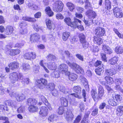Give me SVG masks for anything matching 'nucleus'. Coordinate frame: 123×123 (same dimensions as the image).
Segmentation results:
<instances>
[{
  "label": "nucleus",
  "instance_id": "nucleus-1",
  "mask_svg": "<svg viewBox=\"0 0 123 123\" xmlns=\"http://www.w3.org/2000/svg\"><path fill=\"white\" fill-rule=\"evenodd\" d=\"M9 78L10 79L11 82L14 83L16 81H18V80H21V82L24 84H28L29 82V79L27 78L23 79L22 75L20 73L18 74L16 72H13L11 73L10 74Z\"/></svg>",
  "mask_w": 123,
  "mask_h": 123
},
{
  "label": "nucleus",
  "instance_id": "nucleus-44",
  "mask_svg": "<svg viewBox=\"0 0 123 123\" xmlns=\"http://www.w3.org/2000/svg\"><path fill=\"white\" fill-rule=\"evenodd\" d=\"M105 31H95V34L97 36L101 37L104 36Z\"/></svg>",
  "mask_w": 123,
  "mask_h": 123
},
{
  "label": "nucleus",
  "instance_id": "nucleus-21",
  "mask_svg": "<svg viewBox=\"0 0 123 123\" xmlns=\"http://www.w3.org/2000/svg\"><path fill=\"white\" fill-rule=\"evenodd\" d=\"M66 5L70 11H73L75 8L74 5L71 2H68L67 3Z\"/></svg>",
  "mask_w": 123,
  "mask_h": 123
},
{
  "label": "nucleus",
  "instance_id": "nucleus-62",
  "mask_svg": "<svg viewBox=\"0 0 123 123\" xmlns=\"http://www.w3.org/2000/svg\"><path fill=\"white\" fill-rule=\"evenodd\" d=\"M9 95L11 97H15L16 98V97H17L18 94H16V92H11L9 93Z\"/></svg>",
  "mask_w": 123,
  "mask_h": 123
},
{
  "label": "nucleus",
  "instance_id": "nucleus-29",
  "mask_svg": "<svg viewBox=\"0 0 123 123\" xmlns=\"http://www.w3.org/2000/svg\"><path fill=\"white\" fill-rule=\"evenodd\" d=\"M8 104L9 105L11 106L12 108L15 109L17 107L16 103L14 101L9 100L8 101Z\"/></svg>",
  "mask_w": 123,
  "mask_h": 123
},
{
  "label": "nucleus",
  "instance_id": "nucleus-6",
  "mask_svg": "<svg viewBox=\"0 0 123 123\" xmlns=\"http://www.w3.org/2000/svg\"><path fill=\"white\" fill-rule=\"evenodd\" d=\"M73 91L77 93V94L75 93L71 94L70 95H72L74 97L77 98H81V96L78 94H80L81 92V88L79 86H74L73 88Z\"/></svg>",
  "mask_w": 123,
  "mask_h": 123
},
{
  "label": "nucleus",
  "instance_id": "nucleus-36",
  "mask_svg": "<svg viewBox=\"0 0 123 123\" xmlns=\"http://www.w3.org/2000/svg\"><path fill=\"white\" fill-rule=\"evenodd\" d=\"M16 98L18 101H20L24 99L25 97L24 94H21L19 95L18 94Z\"/></svg>",
  "mask_w": 123,
  "mask_h": 123
},
{
  "label": "nucleus",
  "instance_id": "nucleus-4",
  "mask_svg": "<svg viewBox=\"0 0 123 123\" xmlns=\"http://www.w3.org/2000/svg\"><path fill=\"white\" fill-rule=\"evenodd\" d=\"M74 21L72 22H71V20L69 18H66L64 20L68 25L73 27H75L78 24V22L80 24L81 23V21L76 18H74Z\"/></svg>",
  "mask_w": 123,
  "mask_h": 123
},
{
  "label": "nucleus",
  "instance_id": "nucleus-25",
  "mask_svg": "<svg viewBox=\"0 0 123 123\" xmlns=\"http://www.w3.org/2000/svg\"><path fill=\"white\" fill-rule=\"evenodd\" d=\"M40 65L43 67V69L47 73H49V71L46 68V66H47V63L44 62V61L43 60H41L39 62Z\"/></svg>",
  "mask_w": 123,
  "mask_h": 123
},
{
  "label": "nucleus",
  "instance_id": "nucleus-40",
  "mask_svg": "<svg viewBox=\"0 0 123 123\" xmlns=\"http://www.w3.org/2000/svg\"><path fill=\"white\" fill-rule=\"evenodd\" d=\"M115 50L116 53L117 54H121L123 53V48L120 47H116Z\"/></svg>",
  "mask_w": 123,
  "mask_h": 123
},
{
  "label": "nucleus",
  "instance_id": "nucleus-37",
  "mask_svg": "<svg viewBox=\"0 0 123 123\" xmlns=\"http://www.w3.org/2000/svg\"><path fill=\"white\" fill-rule=\"evenodd\" d=\"M46 23L47 28L50 30L52 28V24L51 20L49 19H47L46 20Z\"/></svg>",
  "mask_w": 123,
  "mask_h": 123
},
{
  "label": "nucleus",
  "instance_id": "nucleus-42",
  "mask_svg": "<svg viewBox=\"0 0 123 123\" xmlns=\"http://www.w3.org/2000/svg\"><path fill=\"white\" fill-rule=\"evenodd\" d=\"M56 116L55 115L53 114L49 117L48 119L50 122L56 120Z\"/></svg>",
  "mask_w": 123,
  "mask_h": 123
},
{
  "label": "nucleus",
  "instance_id": "nucleus-47",
  "mask_svg": "<svg viewBox=\"0 0 123 123\" xmlns=\"http://www.w3.org/2000/svg\"><path fill=\"white\" fill-rule=\"evenodd\" d=\"M48 88L51 91L53 90L54 89V84L53 83H50L48 84Z\"/></svg>",
  "mask_w": 123,
  "mask_h": 123
},
{
  "label": "nucleus",
  "instance_id": "nucleus-45",
  "mask_svg": "<svg viewBox=\"0 0 123 123\" xmlns=\"http://www.w3.org/2000/svg\"><path fill=\"white\" fill-rule=\"evenodd\" d=\"M23 69L24 70H27L30 69V65L28 63H24L23 65Z\"/></svg>",
  "mask_w": 123,
  "mask_h": 123
},
{
  "label": "nucleus",
  "instance_id": "nucleus-52",
  "mask_svg": "<svg viewBox=\"0 0 123 123\" xmlns=\"http://www.w3.org/2000/svg\"><path fill=\"white\" fill-rule=\"evenodd\" d=\"M101 56L102 60L105 62L107 61V57L106 56V54L103 52L101 53Z\"/></svg>",
  "mask_w": 123,
  "mask_h": 123
},
{
  "label": "nucleus",
  "instance_id": "nucleus-22",
  "mask_svg": "<svg viewBox=\"0 0 123 123\" xmlns=\"http://www.w3.org/2000/svg\"><path fill=\"white\" fill-rule=\"evenodd\" d=\"M48 67L51 70H55L57 68V66L55 63L50 62L49 63Z\"/></svg>",
  "mask_w": 123,
  "mask_h": 123
},
{
  "label": "nucleus",
  "instance_id": "nucleus-46",
  "mask_svg": "<svg viewBox=\"0 0 123 123\" xmlns=\"http://www.w3.org/2000/svg\"><path fill=\"white\" fill-rule=\"evenodd\" d=\"M81 43L82 44V45L83 48L85 49H87L88 47L89 44L86 41Z\"/></svg>",
  "mask_w": 123,
  "mask_h": 123
},
{
  "label": "nucleus",
  "instance_id": "nucleus-9",
  "mask_svg": "<svg viewBox=\"0 0 123 123\" xmlns=\"http://www.w3.org/2000/svg\"><path fill=\"white\" fill-rule=\"evenodd\" d=\"M91 94L92 98L95 101L101 99V98L102 96L99 95L98 93L97 94L96 91L95 90L92 89L91 92Z\"/></svg>",
  "mask_w": 123,
  "mask_h": 123
},
{
  "label": "nucleus",
  "instance_id": "nucleus-27",
  "mask_svg": "<svg viewBox=\"0 0 123 123\" xmlns=\"http://www.w3.org/2000/svg\"><path fill=\"white\" fill-rule=\"evenodd\" d=\"M104 67L102 66L101 67H99L97 69H95V71L96 74L98 75H100L103 73L104 71Z\"/></svg>",
  "mask_w": 123,
  "mask_h": 123
},
{
  "label": "nucleus",
  "instance_id": "nucleus-11",
  "mask_svg": "<svg viewBox=\"0 0 123 123\" xmlns=\"http://www.w3.org/2000/svg\"><path fill=\"white\" fill-rule=\"evenodd\" d=\"M86 15L88 17L90 18H95L97 14L95 12L92 10H89L86 12Z\"/></svg>",
  "mask_w": 123,
  "mask_h": 123
},
{
  "label": "nucleus",
  "instance_id": "nucleus-28",
  "mask_svg": "<svg viewBox=\"0 0 123 123\" xmlns=\"http://www.w3.org/2000/svg\"><path fill=\"white\" fill-rule=\"evenodd\" d=\"M105 79L106 81L108 84L111 85L114 82L112 78L109 76H106L105 77Z\"/></svg>",
  "mask_w": 123,
  "mask_h": 123
},
{
  "label": "nucleus",
  "instance_id": "nucleus-15",
  "mask_svg": "<svg viewBox=\"0 0 123 123\" xmlns=\"http://www.w3.org/2000/svg\"><path fill=\"white\" fill-rule=\"evenodd\" d=\"M102 49L105 53L109 54H110L112 52V50L108 46L104 45H103Z\"/></svg>",
  "mask_w": 123,
  "mask_h": 123
},
{
  "label": "nucleus",
  "instance_id": "nucleus-50",
  "mask_svg": "<svg viewBox=\"0 0 123 123\" xmlns=\"http://www.w3.org/2000/svg\"><path fill=\"white\" fill-rule=\"evenodd\" d=\"M40 98L41 99L42 101L44 103L46 104V103H48V101L47 99L43 95H41L40 96Z\"/></svg>",
  "mask_w": 123,
  "mask_h": 123
},
{
  "label": "nucleus",
  "instance_id": "nucleus-2",
  "mask_svg": "<svg viewBox=\"0 0 123 123\" xmlns=\"http://www.w3.org/2000/svg\"><path fill=\"white\" fill-rule=\"evenodd\" d=\"M64 5L61 1H55L53 6V11L56 12H60L63 10Z\"/></svg>",
  "mask_w": 123,
  "mask_h": 123
},
{
  "label": "nucleus",
  "instance_id": "nucleus-49",
  "mask_svg": "<svg viewBox=\"0 0 123 123\" xmlns=\"http://www.w3.org/2000/svg\"><path fill=\"white\" fill-rule=\"evenodd\" d=\"M80 79L83 84H85V83L88 82L86 79L83 75H81L80 76Z\"/></svg>",
  "mask_w": 123,
  "mask_h": 123
},
{
  "label": "nucleus",
  "instance_id": "nucleus-5",
  "mask_svg": "<svg viewBox=\"0 0 123 123\" xmlns=\"http://www.w3.org/2000/svg\"><path fill=\"white\" fill-rule=\"evenodd\" d=\"M113 13L115 16L118 18L123 17V13L122 10L118 7H114L113 9Z\"/></svg>",
  "mask_w": 123,
  "mask_h": 123
},
{
  "label": "nucleus",
  "instance_id": "nucleus-7",
  "mask_svg": "<svg viewBox=\"0 0 123 123\" xmlns=\"http://www.w3.org/2000/svg\"><path fill=\"white\" fill-rule=\"evenodd\" d=\"M37 86L40 88L43 89L47 85V80L43 79H41L40 80L37 81Z\"/></svg>",
  "mask_w": 123,
  "mask_h": 123
},
{
  "label": "nucleus",
  "instance_id": "nucleus-63",
  "mask_svg": "<svg viewBox=\"0 0 123 123\" xmlns=\"http://www.w3.org/2000/svg\"><path fill=\"white\" fill-rule=\"evenodd\" d=\"M98 109L95 108L92 111V116H95L97 114L98 112Z\"/></svg>",
  "mask_w": 123,
  "mask_h": 123
},
{
  "label": "nucleus",
  "instance_id": "nucleus-18",
  "mask_svg": "<svg viewBox=\"0 0 123 123\" xmlns=\"http://www.w3.org/2000/svg\"><path fill=\"white\" fill-rule=\"evenodd\" d=\"M46 14L49 17H52L54 15V13L51 9L50 7H46L45 9Z\"/></svg>",
  "mask_w": 123,
  "mask_h": 123
},
{
  "label": "nucleus",
  "instance_id": "nucleus-8",
  "mask_svg": "<svg viewBox=\"0 0 123 123\" xmlns=\"http://www.w3.org/2000/svg\"><path fill=\"white\" fill-rule=\"evenodd\" d=\"M39 35L37 33H35L32 34L30 37V41L31 42L38 41L40 39Z\"/></svg>",
  "mask_w": 123,
  "mask_h": 123
},
{
  "label": "nucleus",
  "instance_id": "nucleus-61",
  "mask_svg": "<svg viewBox=\"0 0 123 123\" xmlns=\"http://www.w3.org/2000/svg\"><path fill=\"white\" fill-rule=\"evenodd\" d=\"M33 28L34 30H37V31H39L42 30L41 28H39L37 25L36 24H34Z\"/></svg>",
  "mask_w": 123,
  "mask_h": 123
},
{
  "label": "nucleus",
  "instance_id": "nucleus-32",
  "mask_svg": "<svg viewBox=\"0 0 123 123\" xmlns=\"http://www.w3.org/2000/svg\"><path fill=\"white\" fill-rule=\"evenodd\" d=\"M60 91L66 94L68 93L69 90L67 88L63 86H61L59 88Z\"/></svg>",
  "mask_w": 123,
  "mask_h": 123
},
{
  "label": "nucleus",
  "instance_id": "nucleus-26",
  "mask_svg": "<svg viewBox=\"0 0 123 123\" xmlns=\"http://www.w3.org/2000/svg\"><path fill=\"white\" fill-rule=\"evenodd\" d=\"M113 98H110L108 101L109 104L113 106H116L118 105V103Z\"/></svg>",
  "mask_w": 123,
  "mask_h": 123
},
{
  "label": "nucleus",
  "instance_id": "nucleus-20",
  "mask_svg": "<svg viewBox=\"0 0 123 123\" xmlns=\"http://www.w3.org/2000/svg\"><path fill=\"white\" fill-rule=\"evenodd\" d=\"M61 105L64 107L67 106L68 105V102L67 100L64 97H62L60 99Z\"/></svg>",
  "mask_w": 123,
  "mask_h": 123
},
{
  "label": "nucleus",
  "instance_id": "nucleus-35",
  "mask_svg": "<svg viewBox=\"0 0 123 123\" xmlns=\"http://www.w3.org/2000/svg\"><path fill=\"white\" fill-rule=\"evenodd\" d=\"M28 109L30 112H33L37 111L38 110V108L34 105H32L30 106L28 108Z\"/></svg>",
  "mask_w": 123,
  "mask_h": 123
},
{
  "label": "nucleus",
  "instance_id": "nucleus-43",
  "mask_svg": "<svg viewBox=\"0 0 123 123\" xmlns=\"http://www.w3.org/2000/svg\"><path fill=\"white\" fill-rule=\"evenodd\" d=\"M65 108L62 106L60 107L58 109V112L60 115H62L64 112Z\"/></svg>",
  "mask_w": 123,
  "mask_h": 123
},
{
  "label": "nucleus",
  "instance_id": "nucleus-55",
  "mask_svg": "<svg viewBox=\"0 0 123 123\" xmlns=\"http://www.w3.org/2000/svg\"><path fill=\"white\" fill-rule=\"evenodd\" d=\"M24 56L25 59L30 60V52L25 53L24 55Z\"/></svg>",
  "mask_w": 123,
  "mask_h": 123
},
{
  "label": "nucleus",
  "instance_id": "nucleus-17",
  "mask_svg": "<svg viewBox=\"0 0 123 123\" xmlns=\"http://www.w3.org/2000/svg\"><path fill=\"white\" fill-rule=\"evenodd\" d=\"M106 74L108 75L112 76L116 74V71L113 68L106 69L105 71Z\"/></svg>",
  "mask_w": 123,
  "mask_h": 123
},
{
  "label": "nucleus",
  "instance_id": "nucleus-59",
  "mask_svg": "<svg viewBox=\"0 0 123 123\" xmlns=\"http://www.w3.org/2000/svg\"><path fill=\"white\" fill-rule=\"evenodd\" d=\"M24 110V107L22 106L20 107L17 110L18 112L19 113H21L23 112Z\"/></svg>",
  "mask_w": 123,
  "mask_h": 123
},
{
  "label": "nucleus",
  "instance_id": "nucleus-53",
  "mask_svg": "<svg viewBox=\"0 0 123 123\" xmlns=\"http://www.w3.org/2000/svg\"><path fill=\"white\" fill-rule=\"evenodd\" d=\"M122 82L123 80L120 78L118 79H116L115 80V83L116 85H121Z\"/></svg>",
  "mask_w": 123,
  "mask_h": 123
},
{
  "label": "nucleus",
  "instance_id": "nucleus-48",
  "mask_svg": "<svg viewBox=\"0 0 123 123\" xmlns=\"http://www.w3.org/2000/svg\"><path fill=\"white\" fill-rule=\"evenodd\" d=\"M56 18L57 19L62 20L64 18V17L62 14L60 13H58L56 15Z\"/></svg>",
  "mask_w": 123,
  "mask_h": 123
},
{
  "label": "nucleus",
  "instance_id": "nucleus-64",
  "mask_svg": "<svg viewBox=\"0 0 123 123\" xmlns=\"http://www.w3.org/2000/svg\"><path fill=\"white\" fill-rule=\"evenodd\" d=\"M81 116H78L76 118L74 122V123H78L81 120Z\"/></svg>",
  "mask_w": 123,
  "mask_h": 123
},
{
  "label": "nucleus",
  "instance_id": "nucleus-51",
  "mask_svg": "<svg viewBox=\"0 0 123 123\" xmlns=\"http://www.w3.org/2000/svg\"><path fill=\"white\" fill-rule=\"evenodd\" d=\"M30 60L31 59H35L36 58V53L34 52H30Z\"/></svg>",
  "mask_w": 123,
  "mask_h": 123
},
{
  "label": "nucleus",
  "instance_id": "nucleus-24",
  "mask_svg": "<svg viewBox=\"0 0 123 123\" xmlns=\"http://www.w3.org/2000/svg\"><path fill=\"white\" fill-rule=\"evenodd\" d=\"M93 41L95 43L99 45L103 43L102 39L96 36L94 37Z\"/></svg>",
  "mask_w": 123,
  "mask_h": 123
},
{
  "label": "nucleus",
  "instance_id": "nucleus-10",
  "mask_svg": "<svg viewBox=\"0 0 123 123\" xmlns=\"http://www.w3.org/2000/svg\"><path fill=\"white\" fill-rule=\"evenodd\" d=\"M59 71L62 73H65L68 70V66L66 64H63L60 65L58 67Z\"/></svg>",
  "mask_w": 123,
  "mask_h": 123
},
{
  "label": "nucleus",
  "instance_id": "nucleus-23",
  "mask_svg": "<svg viewBox=\"0 0 123 123\" xmlns=\"http://www.w3.org/2000/svg\"><path fill=\"white\" fill-rule=\"evenodd\" d=\"M68 77L70 80L73 81L77 80L78 76L76 74L73 73H71L68 76Z\"/></svg>",
  "mask_w": 123,
  "mask_h": 123
},
{
  "label": "nucleus",
  "instance_id": "nucleus-34",
  "mask_svg": "<svg viewBox=\"0 0 123 123\" xmlns=\"http://www.w3.org/2000/svg\"><path fill=\"white\" fill-rule=\"evenodd\" d=\"M70 35V33L69 32L66 31L63 32L62 36V38L63 40L66 41L69 36Z\"/></svg>",
  "mask_w": 123,
  "mask_h": 123
},
{
  "label": "nucleus",
  "instance_id": "nucleus-60",
  "mask_svg": "<svg viewBox=\"0 0 123 123\" xmlns=\"http://www.w3.org/2000/svg\"><path fill=\"white\" fill-rule=\"evenodd\" d=\"M76 56L80 60L82 61H84V58L82 55L80 54H77L76 55Z\"/></svg>",
  "mask_w": 123,
  "mask_h": 123
},
{
  "label": "nucleus",
  "instance_id": "nucleus-54",
  "mask_svg": "<svg viewBox=\"0 0 123 123\" xmlns=\"http://www.w3.org/2000/svg\"><path fill=\"white\" fill-rule=\"evenodd\" d=\"M116 101L118 102L121 101L122 99L121 96L120 95H117L115 96Z\"/></svg>",
  "mask_w": 123,
  "mask_h": 123
},
{
  "label": "nucleus",
  "instance_id": "nucleus-16",
  "mask_svg": "<svg viewBox=\"0 0 123 123\" xmlns=\"http://www.w3.org/2000/svg\"><path fill=\"white\" fill-rule=\"evenodd\" d=\"M66 118L67 121H69L72 120L74 116L71 111L68 110L66 113Z\"/></svg>",
  "mask_w": 123,
  "mask_h": 123
},
{
  "label": "nucleus",
  "instance_id": "nucleus-19",
  "mask_svg": "<svg viewBox=\"0 0 123 123\" xmlns=\"http://www.w3.org/2000/svg\"><path fill=\"white\" fill-rule=\"evenodd\" d=\"M27 5L29 8L33 10H37L38 8V6L32 2H29L28 4Z\"/></svg>",
  "mask_w": 123,
  "mask_h": 123
},
{
  "label": "nucleus",
  "instance_id": "nucleus-12",
  "mask_svg": "<svg viewBox=\"0 0 123 123\" xmlns=\"http://www.w3.org/2000/svg\"><path fill=\"white\" fill-rule=\"evenodd\" d=\"M19 64L17 62H14L10 63L8 66L9 68L12 70L16 69L19 68Z\"/></svg>",
  "mask_w": 123,
  "mask_h": 123
},
{
  "label": "nucleus",
  "instance_id": "nucleus-39",
  "mask_svg": "<svg viewBox=\"0 0 123 123\" xmlns=\"http://www.w3.org/2000/svg\"><path fill=\"white\" fill-rule=\"evenodd\" d=\"M104 90L102 86H98V93L99 95L102 97L104 94Z\"/></svg>",
  "mask_w": 123,
  "mask_h": 123
},
{
  "label": "nucleus",
  "instance_id": "nucleus-14",
  "mask_svg": "<svg viewBox=\"0 0 123 123\" xmlns=\"http://www.w3.org/2000/svg\"><path fill=\"white\" fill-rule=\"evenodd\" d=\"M26 103L29 105L30 106L36 105L37 103V100L36 99L29 98L27 100Z\"/></svg>",
  "mask_w": 123,
  "mask_h": 123
},
{
  "label": "nucleus",
  "instance_id": "nucleus-30",
  "mask_svg": "<svg viewBox=\"0 0 123 123\" xmlns=\"http://www.w3.org/2000/svg\"><path fill=\"white\" fill-rule=\"evenodd\" d=\"M22 18V19L24 20L28 21L35 22L36 21V20L34 18L26 16L23 17Z\"/></svg>",
  "mask_w": 123,
  "mask_h": 123
},
{
  "label": "nucleus",
  "instance_id": "nucleus-31",
  "mask_svg": "<svg viewBox=\"0 0 123 123\" xmlns=\"http://www.w3.org/2000/svg\"><path fill=\"white\" fill-rule=\"evenodd\" d=\"M118 60V58L114 57L109 60V63L111 65H113L116 63Z\"/></svg>",
  "mask_w": 123,
  "mask_h": 123
},
{
  "label": "nucleus",
  "instance_id": "nucleus-3",
  "mask_svg": "<svg viewBox=\"0 0 123 123\" xmlns=\"http://www.w3.org/2000/svg\"><path fill=\"white\" fill-rule=\"evenodd\" d=\"M67 63L71 68L75 70L76 71H78V73H80L83 74L84 73V70L83 69L76 63L73 62L72 63L68 61L67 62Z\"/></svg>",
  "mask_w": 123,
  "mask_h": 123
},
{
  "label": "nucleus",
  "instance_id": "nucleus-41",
  "mask_svg": "<svg viewBox=\"0 0 123 123\" xmlns=\"http://www.w3.org/2000/svg\"><path fill=\"white\" fill-rule=\"evenodd\" d=\"M105 8L108 10H109L111 8V2L109 0H105Z\"/></svg>",
  "mask_w": 123,
  "mask_h": 123
},
{
  "label": "nucleus",
  "instance_id": "nucleus-58",
  "mask_svg": "<svg viewBox=\"0 0 123 123\" xmlns=\"http://www.w3.org/2000/svg\"><path fill=\"white\" fill-rule=\"evenodd\" d=\"M90 114V112L89 111L87 112L86 113H85L83 119L88 121V119L89 116Z\"/></svg>",
  "mask_w": 123,
  "mask_h": 123
},
{
  "label": "nucleus",
  "instance_id": "nucleus-38",
  "mask_svg": "<svg viewBox=\"0 0 123 123\" xmlns=\"http://www.w3.org/2000/svg\"><path fill=\"white\" fill-rule=\"evenodd\" d=\"M79 37L80 39V42L82 43L86 41L85 39V36L83 33H81L79 35Z\"/></svg>",
  "mask_w": 123,
  "mask_h": 123
},
{
  "label": "nucleus",
  "instance_id": "nucleus-56",
  "mask_svg": "<svg viewBox=\"0 0 123 123\" xmlns=\"http://www.w3.org/2000/svg\"><path fill=\"white\" fill-rule=\"evenodd\" d=\"M78 39L75 37H72L70 39V41L71 43L73 44L78 41Z\"/></svg>",
  "mask_w": 123,
  "mask_h": 123
},
{
  "label": "nucleus",
  "instance_id": "nucleus-33",
  "mask_svg": "<svg viewBox=\"0 0 123 123\" xmlns=\"http://www.w3.org/2000/svg\"><path fill=\"white\" fill-rule=\"evenodd\" d=\"M46 58L49 61H54L56 59V57L52 54H49L47 56Z\"/></svg>",
  "mask_w": 123,
  "mask_h": 123
},
{
  "label": "nucleus",
  "instance_id": "nucleus-13",
  "mask_svg": "<svg viewBox=\"0 0 123 123\" xmlns=\"http://www.w3.org/2000/svg\"><path fill=\"white\" fill-rule=\"evenodd\" d=\"M48 113V109L46 107L43 106L41 108L39 112V114L45 117L47 115Z\"/></svg>",
  "mask_w": 123,
  "mask_h": 123
},
{
  "label": "nucleus",
  "instance_id": "nucleus-57",
  "mask_svg": "<svg viewBox=\"0 0 123 123\" xmlns=\"http://www.w3.org/2000/svg\"><path fill=\"white\" fill-rule=\"evenodd\" d=\"M117 110L118 112L121 113L123 112V106H118L117 108Z\"/></svg>",
  "mask_w": 123,
  "mask_h": 123
}]
</instances>
